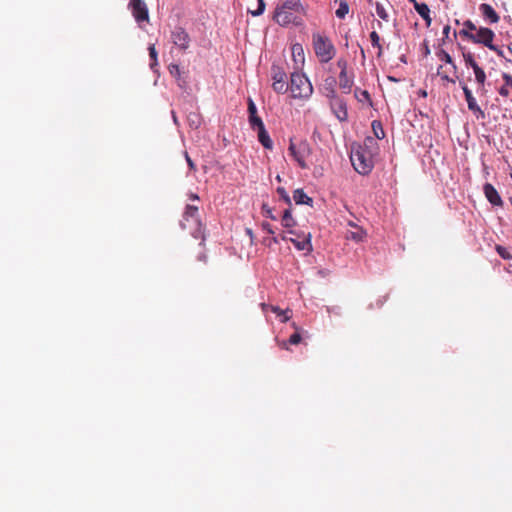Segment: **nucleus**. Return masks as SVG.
Masks as SVG:
<instances>
[{
  "mask_svg": "<svg viewBox=\"0 0 512 512\" xmlns=\"http://www.w3.org/2000/svg\"><path fill=\"white\" fill-rule=\"evenodd\" d=\"M305 9L300 0H286L278 5L274 12V20L281 26L290 24L299 26L303 23Z\"/></svg>",
  "mask_w": 512,
  "mask_h": 512,
  "instance_id": "obj_1",
  "label": "nucleus"
},
{
  "mask_svg": "<svg viewBox=\"0 0 512 512\" xmlns=\"http://www.w3.org/2000/svg\"><path fill=\"white\" fill-rule=\"evenodd\" d=\"M288 89L294 99L308 100L313 94V86L303 73L294 72L290 76Z\"/></svg>",
  "mask_w": 512,
  "mask_h": 512,
  "instance_id": "obj_2",
  "label": "nucleus"
},
{
  "mask_svg": "<svg viewBox=\"0 0 512 512\" xmlns=\"http://www.w3.org/2000/svg\"><path fill=\"white\" fill-rule=\"evenodd\" d=\"M180 224L183 229L189 230L194 238L204 240L202 224L199 219V207L197 205L187 204Z\"/></svg>",
  "mask_w": 512,
  "mask_h": 512,
  "instance_id": "obj_3",
  "label": "nucleus"
},
{
  "mask_svg": "<svg viewBox=\"0 0 512 512\" xmlns=\"http://www.w3.org/2000/svg\"><path fill=\"white\" fill-rule=\"evenodd\" d=\"M313 49L321 63H328L336 54V48L331 40L320 33L312 35Z\"/></svg>",
  "mask_w": 512,
  "mask_h": 512,
  "instance_id": "obj_4",
  "label": "nucleus"
},
{
  "mask_svg": "<svg viewBox=\"0 0 512 512\" xmlns=\"http://www.w3.org/2000/svg\"><path fill=\"white\" fill-rule=\"evenodd\" d=\"M354 169L362 175L368 174L373 168V160L371 154L362 147L353 150L350 156Z\"/></svg>",
  "mask_w": 512,
  "mask_h": 512,
  "instance_id": "obj_5",
  "label": "nucleus"
},
{
  "mask_svg": "<svg viewBox=\"0 0 512 512\" xmlns=\"http://www.w3.org/2000/svg\"><path fill=\"white\" fill-rule=\"evenodd\" d=\"M288 151L299 167L302 169H307L309 167L307 164V158L311 155L312 148L307 141H290Z\"/></svg>",
  "mask_w": 512,
  "mask_h": 512,
  "instance_id": "obj_6",
  "label": "nucleus"
},
{
  "mask_svg": "<svg viewBox=\"0 0 512 512\" xmlns=\"http://www.w3.org/2000/svg\"><path fill=\"white\" fill-rule=\"evenodd\" d=\"M460 35L475 44H482L487 48L491 47L495 38L493 30L487 27H479L475 33H471L467 30H461Z\"/></svg>",
  "mask_w": 512,
  "mask_h": 512,
  "instance_id": "obj_7",
  "label": "nucleus"
},
{
  "mask_svg": "<svg viewBox=\"0 0 512 512\" xmlns=\"http://www.w3.org/2000/svg\"><path fill=\"white\" fill-rule=\"evenodd\" d=\"M271 76L273 80L272 88L275 92L283 94L288 91L286 73L281 67L277 65H272Z\"/></svg>",
  "mask_w": 512,
  "mask_h": 512,
  "instance_id": "obj_8",
  "label": "nucleus"
},
{
  "mask_svg": "<svg viewBox=\"0 0 512 512\" xmlns=\"http://www.w3.org/2000/svg\"><path fill=\"white\" fill-rule=\"evenodd\" d=\"M128 7L137 23L149 21L148 8L143 0H130Z\"/></svg>",
  "mask_w": 512,
  "mask_h": 512,
  "instance_id": "obj_9",
  "label": "nucleus"
},
{
  "mask_svg": "<svg viewBox=\"0 0 512 512\" xmlns=\"http://www.w3.org/2000/svg\"><path fill=\"white\" fill-rule=\"evenodd\" d=\"M462 89L467 102L468 109L474 113L477 119H484L485 113L477 104L476 99L474 98L471 90L466 85H463Z\"/></svg>",
  "mask_w": 512,
  "mask_h": 512,
  "instance_id": "obj_10",
  "label": "nucleus"
},
{
  "mask_svg": "<svg viewBox=\"0 0 512 512\" xmlns=\"http://www.w3.org/2000/svg\"><path fill=\"white\" fill-rule=\"evenodd\" d=\"M330 108L335 115V117L340 122H345L348 119V109H347V103L343 98L335 99L334 101L329 103Z\"/></svg>",
  "mask_w": 512,
  "mask_h": 512,
  "instance_id": "obj_11",
  "label": "nucleus"
},
{
  "mask_svg": "<svg viewBox=\"0 0 512 512\" xmlns=\"http://www.w3.org/2000/svg\"><path fill=\"white\" fill-rule=\"evenodd\" d=\"M284 241H291L294 246L300 251H312L311 234H303L302 236L297 235V238H288L286 235L281 236Z\"/></svg>",
  "mask_w": 512,
  "mask_h": 512,
  "instance_id": "obj_12",
  "label": "nucleus"
},
{
  "mask_svg": "<svg viewBox=\"0 0 512 512\" xmlns=\"http://www.w3.org/2000/svg\"><path fill=\"white\" fill-rule=\"evenodd\" d=\"M171 38L173 43L180 49L186 50L189 47L190 39L187 32L183 28H175V30L172 32Z\"/></svg>",
  "mask_w": 512,
  "mask_h": 512,
  "instance_id": "obj_13",
  "label": "nucleus"
},
{
  "mask_svg": "<svg viewBox=\"0 0 512 512\" xmlns=\"http://www.w3.org/2000/svg\"><path fill=\"white\" fill-rule=\"evenodd\" d=\"M483 192H484V195H485L486 199L493 206H498V207H502L503 206L502 198H501V196L499 195L498 191L495 189V187L492 184L486 183L483 186Z\"/></svg>",
  "mask_w": 512,
  "mask_h": 512,
  "instance_id": "obj_14",
  "label": "nucleus"
},
{
  "mask_svg": "<svg viewBox=\"0 0 512 512\" xmlns=\"http://www.w3.org/2000/svg\"><path fill=\"white\" fill-rule=\"evenodd\" d=\"M253 129L257 130L258 140L262 144V146L266 149H272L273 141L271 140L268 132L266 131L263 121H259V125Z\"/></svg>",
  "mask_w": 512,
  "mask_h": 512,
  "instance_id": "obj_15",
  "label": "nucleus"
},
{
  "mask_svg": "<svg viewBox=\"0 0 512 512\" xmlns=\"http://www.w3.org/2000/svg\"><path fill=\"white\" fill-rule=\"evenodd\" d=\"M479 10H480L482 16L484 17V19H486L489 23L495 24V23L499 22L500 16L497 14V12L494 10V8L490 4L482 3L479 6Z\"/></svg>",
  "mask_w": 512,
  "mask_h": 512,
  "instance_id": "obj_16",
  "label": "nucleus"
},
{
  "mask_svg": "<svg viewBox=\"0 0 512 512\" xmlns=\"http://www.w3.org/2000/svg\"><path fill=\"white\" fill-rule=\"evenodd\" d=\"M354 84L353 76H349L348 73H339V87L340 89L349 94Z\"/></svg>",
  "mask_w": 512,
  "mask_h": 512,
  "instance_id": "obj_17",
  "label": "nucleus"
},
{
  "mask_svg": "<svg viewBox=\"0 0 512 512\" xmlns=\"http://www.w3.org/2000/svg\"><path fill=\"white\" fill-rule=\"evenodd\" d=\"M415 10L425 20L427 26L431 25L430 9L426 3H415Z\"/></svg>",
  "mask_w": 512,
  "mask_h": 512,
  "instance_id": "obj_18",
  "label": "nucleus"
},
{
  "mask_svg": "<svg viewBox=\"0 0 512 512\" xmlns=\"http://www.w3.org/2000/svg\"><path fill=\"white\" fill-rule=\"evenodd\" d=\"M293 200L296 204H306L312 206L313 199L309 197L303 189H296L293 192Z\"/></svg>",
  "mask_w": 512,
  "mask_h": 512,
  "instance_id": "obj_19",
  "label": "nucleus"
},
{
  "mask_svg": "<svg viewBox=\"0 0 512 512\" xmlns=\"http://www.w3.org/2000/svg\"><path fill=\"white\" fill-rule=\"evenodd\" d=\"M248 112H249V121L252 128H255L259 125V121H262L259 116H257V108L252 100L249 101L248 104Z\"/></svg>",
  "mask_w": 512,
  "mask_h": 512,
  "instance_id": "obj_20",
  "label": "nucleus"
},
{
  "mask_svg": "<svg viewBox=\"0 0 512 512\" xmlns=\"http://www.w3.org/2000/svg\"><path fill=\"white\" fill-rule=\"evenodd\" d=\"M170 74L176 78L178 86L182 89L186 88V81L181 78V70L180 67L176 64H171L169 66Z\"/></svg>",
  "mask_w": 512,
  "mask_h": 512,
  "instance_id": "obj_21",
  "label": "nucleus"
},
{
  "mask_svg": "<svg viewBox=\"0 0 512 512\" xmlns=\"http://www.w3.org/2000/svg\"><path fill=\"white\" fill-rule=\"evenodd\" d=\"M475 74V80L479 85V90L484 91V85L486 81V74L480 66H476L473 69Z\"/></svg>",
  "mask_w": 512,
  "mask_h": 512,
  "instance_id": "obj_22",
  "label": "nucleus"
},
{
  "mask_svg": "<svg viewBox=\"0 0 512 512\" xmlns=\"http://www.w3.org/2000/svg\"><path fill=\"white\" fill-rule=\"evenodd\" d=\"M281 223L285 228H292L295 226L296 222L291 215L290 209H286L282 215Z\"/></svg>",
  "mask_w": 512,
  "mask_h": 512,
  "instance_id": "obj_23",
  "label": "nucleus"
},
{
  "mask_svg": "<svg viewBox=\"0 0 512 512\" xmlns=\"http://www.w3.org/2000/svg\"><path fill=\"white\" fill-rule=\"evenodd\" d=\"M372 130L373 134L377 139H383L385 137V132L382 126V123L378 120H374L372 122Z\"/></svg>",
  "mask_w": 512,
  "mask_h": 512,
  "instance_id": "obj_24",
  "label": "nucleus"
},
{
  "mask_svg": "<svg viewBox=\"0 0 512 512\" xmlns=\"http://www.w3.org/2000/svg\"><path fill=\"white\" fill-rule=\"evenodd\" d=\"M301 339H302V337H301L300 333H299V332H295V333H293V334L289 337V339H288V341H287V342H286V341H283V342L280 344V346H281V348H283V349H288V344H291V345H297V344H299V343L301 342Z\"/></svg>",
  "mask_w": 512,
  "mask_h": 512,
  "instance_id": "obj_25",
  "label": "nucleus"
},
{
  "mask_svg": "<svg viewBox=\"0 0 512 512\" xmlns=\"http://www.w3.org/2000/svg\"><path fill=\"white\" fill-rule=\"evenodd\" d=\"M354 95L359 102H368L369 104H371L370 94L368 93L367 90H361L359 88H356L354 91Z\"/></svg>",
  "mask_w": 512,
  "mask_h": 512,
  "instance_id": "obj_26",
  "label": "nucleus"
},
{
  "mask_svg": "<svg viewBox=\"0 0 512 512\" xmlns=\"http://www.w3.org/2000/svg\"><path fill=\"white\" fill-rule=\"evenodd\" d=\"M370 40L374 47L378 48V56H381L382 54V46L380 44V37L376 31H372L370 33Z\"/></svg>",
  "mask_w": 512,
  "mask_h": 512,
  "instance_id": "obj_27",
  "label": "nucleus"
},
{
  "mask_svg": "<svg viewBox=\"0 0 512 512\" xmlns=\"http://www.w3.org/2000/svg\"><path fill=\"white\" fill-rule=\"evenodd\" d=\"M437 56L441 61H444L447 64H451L453 68L456 69V65L448 52L442 49L437 53Z\"/></svg>",
  "mask_w": 512,
  "mask_h": 512,
  "instance_id": "obj_28",
  "label": "nucleus"
},
{
  "mask_svg": "<svg viewBox=\"0 0 512 512\" xmlns=\"http://www.w3.org/2000/svg\"><path fill=\"white\" fill-rule=\"evenodd\" d=\"M349 12V6L346 2L342 1L336 10L335 14L338 18L343 19Z\"/></svg>",
  "mask_w": 512,
  "mask_h": 512,
  "instance_id": "obj_29",
  "label": "nucleus"
},
{
  "mask_svg": "<svg viewBox=\"0 0 512 512\" xmlns=\"http://www.w3.org/2000/svg\"><path fill=\"white\" fill-rule=\"evenodd\" d=\"M463 58L466 66L471 67L472 69H474L476 66H479L471 52L463 53Z\"/></svg>",
  "mask_w": 512,
  "mask_h": 512,
  "instance_id": "obj_30",
  "label": "nucleus"
},
{
  "mask_svg": "<svg viewBox=\"0 0 512 512\" xmlns=\"http://www.w3.org/2000/svg\"><path fill=\"white\" fill-rule=\"evenodd\" d=\"M148 51H149V56L152 60V62L150 63V67H151V69H154L158 64L157 63V51H156L155 46L150 45L148 48Z\"/></svg>",
  "mask_w": 512,
  "mask_h": 512,
  "instance_id": "obj_31",
  "label": "nucleus"
},
{
  "mask_svg": "<svg viewBox=\"0 0 512 512\" xmlns=\"http://www.w3.org/2000/svg\"><path fill=\"white\" fill-rule=\"evenodd\" d=\"M270 309L273 313L277 314L278 316H283V319L281 320L282 322H287L289 320L290 316L288 315V310L283 311L278 306H271Z\"/></svg>",
  "mask_w": 512,
  "mask_h": 512,
  "instance_id": "obj_32",
  "label": "nucleus"
},
{
  "mask_svg": "<svg viewBox=\"0 0 512 512\" xmlns=\"http://www.w3.org/2000/svg\"><path fill=\"white\" fill-rule=\"evenodd\" d=\"M325 91V95L329 99V103L334 101L335 99L340 98V96L337 94L335 88L332 85L330 87H326Z\"/></svg>",
  "mask_w": 512,
  "mask_h": 512,
  "instance_id": "obj_33",
  "label": "nucleus"
},
{
  "mask_svg": "<svg viewBox=\"0 0 512 512\" xmlns=\"http://www.w3.org/2000/svg\"><path fill=\"white\" fill-rule=\"evenodd\" d=\"M496 251L497 253L499 254V256L505 260H509L512 258V255L510 254V252L508 251V249L506 247H503L501 245H497L496 246Z\"/></svg>",
  "mask_w": 512,
  "mask_h": 512,
  "instance_id": "obj_34",
  "label": "nucleus"
},
{
  "mask_svg": "<svg viewBox=\"0 0 512 512\" xmlns=\"http://www.w3.org/2000/svg\"><path fill=\"white\" fill-rule=\"evenodd\" d=\"M376 13L377 15L384 21H388V13L386 12L384 6L380 3L376 4Z\"/></svg>",
  "mask_w": 512,
  "mask_h": 512,
  "instance_id": "obj_35",
  "label": "nucleus"
},
{
  "mask_svg": "<svg viewBox=\"0 0 512 512\" xmlns=\"http://www.w3.org/2000/svg\"><path fill=\"white\" fill-rule=\"evenodd\" d=\"M277 193L279 194V196L281 197V199H283V201L288 204L289 206L291 205V199H290V196L288 195V193L286 192V190L283 188V187H278L277 188Z\"/></svg>",
  "mask_w": 512,
  "mask_h": 512,
  "instance_id": "obj_36",
  "label": "nucleus"
},
{
  "mask_svg": "<svg viewBox=\"0 0 512 512\" xmlns=\"http://www.w3.org/2000/svg\"><path fill=\"white\" fill-rule=\"evenodd\" d=\"M265 10V2L264 0H258V7L256 10L251 11L253 16H260L264 13Z\"/></svg>",
  "mask_w": 512,
  "mask_h": 512,
  "instance_id": "obj_37",
  "label": "nucleus"
},
{
  "mask_svg": "<svg viewBox=\"0 0 512 512\" xmlns=\"http://www.w3.org/2000/svg\"><path fill=\"white\" fill-rule=\"evenodd\" d=\"M292 54L294 57L301 56L302 60H304L303 48L300 44H294L292 46Z\"/></svg>",
  "mask_w": 512,
  "mask_h": 512,
  "instance_id": "obj_38",
  "label": "nucleus"
},
{
  "mask_svg": "<svg viewBox=\"0 0 512 512\" xmlns=\"http://www.w3.org/2000/svg\"><path fill=\"white\" fill-rule=\"evenodd\" d=\"M337 66L340 69V73H346L348 68V62L345 58H339L337 60Z\"/></svg>",
  "mask_w": 512,
  "mask_h": 512,
  "instance_id": "obj_39",
  "label": "nucleus"
},
{
  "mask_svg": "<svg viewBox=\"0 0 512 512\" xmlns=\"http://www.w3.org/2000/svg\"><path fill=\"white\" fill-rule=\"evenodd\" d=\"M463 26H464V29L463 30H467L471 33H473V31H477V27L476 25L471 21V20H466L464 23H463Z\"/></svg>",
  "mask_w": 512,
  "mask_h": 512,
  "instance_id": "obj_40",
  "label": "nucleus"
},
{
  "mask_svg": "<svg viewBox=\"0 0 512 512\" xmlns=\"http://www.w3.org/2000/svg\"><path fill=\"white\" fill-rule=\"evenodd\" d=\"M262 210H263V214L266 217H269L272 220H276V217L273 215L272 210L267 205L264 204L262 207Z\"/></svg>",
  "mask_w": 512,
  "mask_h": 512,
  "instance_id": "obj_41",
  "label": "nucleus"
},
{
  "mask_svg": "<svg viewBox=\"0 0 512 512\" xmlns=\"http://www.w3.org/2000/svg\"><path fill=\"white\" fill-rule=\"evenodd\" d=\"M488 49L494 51L499 57L505 58L504 52L500 47L492 44Z\"/></svg>",
  "mask_w": 512,
  "mask_h": 512,
  "instance_id": "obj_42",
  "label": "nucleus"
},
{
  "mask_svg": "<svg viewBox=\"0 0 512 512\" xmlns=\"http://www.w3.org/2000/svg\"><path fill=\"white\" fill-rule=\"evenodd\" d=\"M502 78H503L506 86L512 87V75H510L508 73H503Z\"/></svg>",
  "mask_w": 512,
  "mask_h": 512,
  "instance_id": "obj_43",
  "label": "nucleus"
},
{
  "mask_svg": "<svg viewBox=\"0 0 512 512\" xmlns=\"http://www.w3.org/2000/svg\"><path fill=\"white\" fill-rule=\"evenodd\" d=\"M185 158H186V161H187V164L189 166V169L194 171L195 170V164L194 162L192 161V159L189 157L188 153L185 152Z\"/></svg>",
  "mask_w": 512,
  "mask_h": 512,
  "instance_id": "obj_44",
  "label": "nucleus"
},
{
  "mask_svg": "<svg viewBox=\"0 0 512 512\" xmlns=\"http://www.w3.org/2000/svg\"><path fill=\"white\" fill-rule=\"evenodd\" d=\"M263 230L267 231L269 234H274V230L272 229L271 225L268 222L262 223Z\"/></svg>",
  "mask_w": 512,
  "mask_h": 512,
  "instance_id": "obj_45",
  "label": "nucleus"
},
{
  "mask_svg": "<svg viewBox=\"0 0 512 512\" xmlns=\"http://www.w3.org/2000/svg\"><path fill=\"white\" fill-rule=\"evenodd\" d=\"M509 93H510V92H509V90H508V88H507V86H506V85H503V86H501V87H500V89H499V94H500L501 96L507 97V96L509 95Z\"/></svg>",
  "mask_w": 512,
  "mask_h": 512,
  "instance_id": "obj_46",
  "label": "nucleus"
},
{
  "mask_svg": "<svg viewBox=\"0 0 512 512\" xmlns=\"http://www.w3.org/2000/svg\"><path fill=\"white\" fill-rule=\"evenodd\" d=\"M450 29H451V28H450V26H449V25L444 26V28H443V36H444L445 38H448V37H449Z\"/></svg>",
  "mask_w": 512,
  "mask_h": 512,
  "instance_id": "obj_47",
  "label": "nucleus"
},
{
  "mask_svg": "<svg viewBox=\"0 0 512 512\" xmlns=\"http://www.w3.org/2000/svg\"><path fill=\"white\" fill-rule=\"evenodd\" d=\"M362 233H352V238L355 240H361L362 239Z\"/></svg>",
  "mask_w": 512,
  "mask_h": 512,
  "instance_id": "obj_48",
  "label": "nucleus"
},
{
  "mask_svg": "<svg viewBox=\"0 0 512 512\" xmlns=\"http://www.w3.org/2000/svg\"><path fill=\"white\" fill-rule=\"evenodd\" d=\"M441 77H442V79H443V80H446V81H449V82L454 83V80H453V79H451V78H449V76H448V75H442Z\"/></svg>",
  "mask_w": 512,
  "mask_h": 512,
  "instance_id": "obj_49",
  "label": "nucleus"
},
{
  "mask_svg": "<svg viewBox=\"0 0 512 512\" xmlns=\"http://www.w3.org/2000/svg\"><path fill=\"white\" fill-rule=\"evenodd\" d=\"M190 199L193 200V201H199V197L196 194H191L190 195Z\"/></svg>",
  "mask_w": 512,
  "mask_h": 512,
  "instance_id": "obj_50",
  "label": "nucleus"
},
{
  "mask_svg": "<svg viewBox=\"0 0 512 512\" xmlns=\"http://www.w3.org/2000/svg\"><path fill=\"white\" fill-rule=\"evenodd\" d=\"M420 94H421L423 97H426V96H427V93H426V91H425V90L420 91Z\"/></svg>",
  "mask_w": 512,
  "mask_h": 512,
  "instance_id": "obj_51",
  "label": "nucleus"
},
{
  "mask_svg": "<svg viewBox=\"0 0 512 512\" xmlns=\"http://www.w3.org/2000/svg\"><path fill=\"white\" fill-rule=\"evenodd\" d=\"M409 2L412 3L414 7H415V3H418L416 0H409Z\"/></svg>",
  "mask_w": 512,
  "mask_h": 512,
  "instance_id": "obj_52",
  "label": "nucleus"
},
{
  "mask_svg": "<svg viewBox=\"0 0 512 512\" xmlns=\"http://www.w3.org/2000/svg\"><path fill=\"white\" fill-rule=\"evenodd\" d=\"M288 233H289V234L296 235V233H295L293 230H291V229L288 231Z\"/></svg>",
  "mask_w": 512,
  "mask_h": 512,
  "instance_id": "obj_53",
  "label": "nucleus"
},
{
  "mask_svg": "<svg viewBox=\"0 0 512 512\" xmlns=\"http://www.w3.org/2000/svg\"><path fill=\"white\" fill-rule=\"evenodd\" d=\"M273 241H274L275 243H277V242H278V240H277V238H276V237H274V238H273Z\"/></svg>",
  "mask_w": 512,
  "mask_h": 512,
  "instance_id": "obj_54",
  "label": "nucleus"
},
{
  "mask_svg": "<svg viewBox=\"0 0 512 512\" xmlns=\"http://www.w3.org/2000/svg\"><path fill=\"white\" fill-rule=\"evenodd\" d=\"M440 69H442V66H439V68H438V74H440Z\"/></svg>",
  "mask_w": 512,
  "mask_h": 512,
  "instance_id": "obj_55",
  "label": "nucleus"
},
{
  "mask_svg": "<svg viewBox=\"0 0 512 512\" xmlns=\"http://www.w3.org/2000/svg\"><path fill=\"white\" fill-rule=\"evenodd\" d=\"M511 178H512V174H511Z\"/></svg>",
  "mask_w": 512,
  "mask_h": 512,
  "instance_id": "obj_56",
  "label": "nucleus"
}]
</instances>
